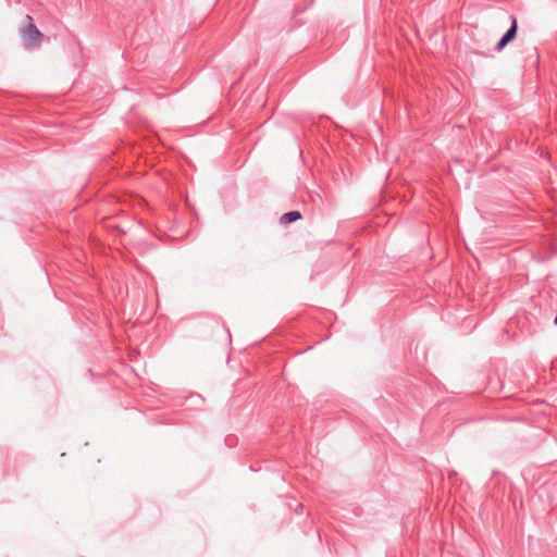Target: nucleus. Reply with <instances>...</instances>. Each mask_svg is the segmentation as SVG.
I'll use <instances>...</instances> for the list:
<instances>
[{
  "instance_id": "f03ea898",
  "label": "nucleus",
  "mask_w": 557,
  "mask_h": 557,
  "mask_svg": "<svg viewBox=\"0 0 557 557\" xmlns=\"http://www.w3.org/2000/svg\"><path fill=\"white\" fill-rule=\"evenodd\" d=\"M517 32H518L517 18L515 16H511V24H510L509 28L505 32V34L500 37L498 42L496 44L495 49L497 51L503 50L509 42H511L516 38Z\"/></svg>"
},
{
  "instance_id": "39448f33",
  "label": "nucleus",
  "mask_w": 557,
  "mask_h": 557,
  "mask_svg": "<svg viewBox=\"0 0 557 557\" xmlns=\"http://www.w3.org/2000/svg\"><path fill=\"white\" fill-rule=\"evenodd\" d=\"M554 323H555V325H557V313H556V317L554 319Z\"/></svg>"
},
{
  "instance_id": "20e7f679",
  "label": "nucleus",
  "mask_w": 557,
  "mask_h": 557,
  "mask_svg": "<svg viewBox=\"0 0 557 557\" xmlns=\"http://www.w3.org/2000/svg\"><path fill=\"white\" fill-rule=\"evenodd\" d=\"M302 511V505L301 504H298L297 505V508H296V512L297 513H300Z\"/></svg>"
},
{
  "instance_id": "7ed1b4c3",
  "label": "nucleus",
  "mask_w": 557,
  "mask_h": 557,
  "mask_svg": "<svg viewBox=\"0 0 557 557\" xmlns=\"http://www.w3.org/2000/svg\"><path fill=\"white\" fill-rule=\"evenodd\" d=\"M301 216L302 215H301L300 211L292 210V211L284 213L281 216L280 222H281V224L287 225V224H290V223H294V222L300 220Z\"/></svg>"
},
{
  "instance_id": "f257e3e1",
  "label": "nucleus",
  "mask_w": 557,
  "mask_h": 557,
  "mask_svg": "<svg viewBox=\"0 0 557 557\" xmlns=\"http://www.w3.org/2000/svg\"><path fill=\"white\" fill-rule=\"evenodd\" d=\"M27 20L29 21L28 24L21 29V37L23 41V46L26 49H34L36 47H39V45L42 41V34L40 30L36 27V25L32 22V17L29 15H26Z\"/></svg>"
}]
</instances>
